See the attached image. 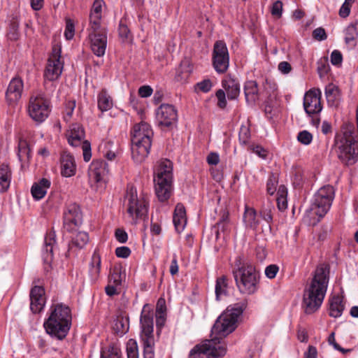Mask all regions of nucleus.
Segmentation results:
<instances>
[{
	"label": "nucleus",
	"instance_id": "nucleus-5",
	"mask_svg": "<svg viewBox=\"0 0 358 358\" xmlns=\"http://www.w3.org/2000/svg\"><path fill=\"white\" fill-rule=\"evenodd\" d=\"M235 266L233 275L239 292L248 295L255 294L259 287V272L253 265L242 264L240 260L236 261Z\"/></svg>",
	"mask_w": 358,
	"mask_h": 358
},
{
	"label": "nucleus",
	"instance_id": "nucleus-58",
	"mask_svg": "<svg viewBox=\"0 0 358 358\" xmlns=\"http://www.w3.org/2000/svg\"><path fill=\"white\" fill-rule=\"evenodd\" d=\"M313 36L317 41H324L327 38L324 29L319 27L313 31Z\"/></svg>",
	"mask_w": 358,
	"mask_h": 358
},
{
	"label": "nucleus",
	"instance_id": "nucleus-42",
	"mask_svg": "<svg viewBox=\"0 0 358 358\" xmlns=\"http://www.w3.org/2000/svg\"><path fill=\"white\" fill-rule=\"evenodd\" d=\"M229 224V213L224 211L220 220L215 225V228L217 229L216 234L217 236L219 234L220 231L225 232L227 230Z\"/></svg>",
	"mask_w": 358,
	"mask_h": 358
},
{
	"label": "nucleus",
	"instance_id": "nucleus-35",
	"mask_svg": "<svg viewBox=\"0 0 358 358\" xmlns=\"http://www.w3.org/2000/svg\"><path fill=\"white\" fill-rule=\"evenodd\" d=\"M88 241L89 236L87 233L78 231L76 235L72 238L71 243L69 244V251L73 248L82 249L86 245Z\"/></svg>",
	"mask_w": 358,
	"mask_h": 358
},
{
	"label": "nucleus",
	"instance_id": "nucleus-22",
	"mask_svg": "<svg viewBox=\"0 0 358 358\" xmlns=\"http://www.w3.org/2000/svg\"><path fill=\"white\" fill-rule=\"evenodd\" d=\"M61 173L64 177H71L76 174V164L75 159L70 153L64 152L61 155Z\"/></svg>",
	"mask_w": 358,
	"mask_h": 358
},
{
	"label": "nucleus",
	"instance_id": "nucleus-55",
	"mask_svg": "<svg viewBox=\"0 0 358 358\" xmlns=\"http://www.w3.org/2000/svg\"><path fill=\"white\" fill-rule=\"evenodd\" d=\"M216 96L218 102L217 106L221 108H224L227 106L225 92L222 90H219L216 92Z\"/></svg>",
	"mask_w": 358,
	"mask_h": 358
},
{
	"label": "nucleus",
	"instance_id": "nucleus-17",
	"mask_svg": "<svg viewBox=\"0 0 358 358\" xmlns=\"http://www.w3.org/2000/svg\"><path fill=\"white\" fill-rule=\"evenodd\" d=\"M157 119L160 126L170 127L178 120L177 110L172 105L162 104L157 110Z\"/></svg>",
	"mask_w": 358,
	"mask_h": 358
},
{
	"label": "nucleus",
	"instance_id": "nucleus-21",
	"mask_svg": "<svg viewBox=\"0 0 358 358\" xmlns=\"http://www.w3.org/2000/svg\"><path fill=\"white\" fill-rule=\"evenodd\" d=\"M23 87L21 78L15 77L10 80L6 92V100L9 104H14L20 100Z\"/></svg>",
	"mask_w": 358,
	"mask_h": 358
},
{
	"label": "nucleus",
	"instance_id": "nucleus-19",
	"mask_svg": "<svg viewBox=\"0 0 358 358\" xmlns=\"http://www.w3.org/2000/svg\"><path fill=\"white\" fill-rule=\"evenodd\" d=\"M141 338H154L153 313L148 304L144 305L141 315Z\"/></svg>",
	"mask_w": 358,
	"mask_h": 358
},
{
	"label": "nucleus",
	"instance_id": "nucleus-38",
	"mask_svg": "<svg viewBox=\"0 0 358 358\" xmlns=\"http://www.w3.org/2000/svg\"><path fill=\"white\" fill-rule=\"evenodd\" d=\"M342 135H337L335 139L343 140L344 138L345 140L355 139V126L351 122H345L341 127Z\"/></svg>",
	"mask_w": 358,
	"mask_h": 358
},
{
	"label": "nucleus",
	"instance_id": "nucleus-56",
	"mask_svg": "<svg viewBox=\"0 0 358 358\" xmlns=\"http://www.w3.org/2000/svg\"><path fill=\"white\" fill-rule=\"evenodd\" d=\"M279 270V268L275 264H271L265 269V274L267 278L272 279L274 278Z\"/></svg>",
	"mask_w": 358,
	"mask_h": 358
},
{
	"label": "nucleus",
	"instance_id": "nucleus-53",
	"mask_svg": "<svg viewBox=\"0 0 358 358\" xmlns=\"http://www.w3.org/2000/svg\"><path fill=\"white\" fill-rule=\"evenodd\" d=\"M343 61V56L340 51L335 50L331 55V62L333 65H341Z\"/></svg>",
	"mask_w": 358,
	"mask_h": 358
},
{
	"label": "nucleus",
	"instance_id": "nucleus-50",
	"mask_svg": "<svg viewBox=\"0 0 358 358\" xmlns=\"http://www.w3.org/2000/svg\"><path fill=\"white\" fill-rule=\"evenodd\" d=\"M277 180L274 177V175L272 174L266 183L267 192L268 194L273 195L276 190Z\"/></svg>",
	"mask_w": 358,
	"mask_h": 358
},
{
	"label": "nucleus",
	"instance_id": "nucleus-20",
	"mask_svg": "<svg viewBox=\"0 0 358 358\" xmlns=\"http://www.w3.org/2000/svg\"><path fill=\"white\" fill-rule=\"evenodd\" d=\"M30 310L36 314L43 309L45 304V289L41 286H34L30 290Z\"/></svg>",
	"mask_w": 358,
	"mask_h": 358
},
{
	"label": "nucleus",
	"instance_id": "nucleus-54",
	"mask_svg": "<svg viewBox=\"0 0 358 358\" xmlns=\"http://www.w3.org/2000/svg\"><path fill=\"white\" fill-rule=\"evenodd\" d=\"M131 254V250L126 246L118 247L115 249V255L117 257L127 258Z\"/></svg>",
	"mask_w": 358,
	"mask_h": 358
},
{
	"label": "nucleus",
	"instance_id": "nucleus-29",
	"mask_svg": "<svg viewBox=\"0 0 358 358\" xmlns=\"http://www.w3.org/2000/svg\"><path fill=\"white\" fill-rule=\"evenodd\" d=\"M11 178V171L8 165L2 164L0 165V192H6L9 186Z\"/></svg>",
	"mask_w": 358,
	"mask_h": 358
},
{
	"label": "nucleus",
	"instance_id": "nucleus-28",
	"mask_svg": "<svg viewBox=\"0 0 358 358\" xmlns=\"http://www.w3.org/2000/svg\"><path fill=\"white\" fill-rule=\"evenodd\" d=\"M129 328V317L123 315L122 313L118 315L114 320L113 329L115 334L120 336L125 334Z\"/></svg>",
	"mask_w": 358,
	"mask_h": 358
},
{
	"label": "nucleus",
	"instance_id": "nucleus-49",
	"mask_svg": "<svg viewBox=\"0 0 358 358\" xmlns=\"http://www.w3.org/2000/svg\"><path fill=\"white\" fill-rule=\"evenodd\" d=\"M118 32L120 37L123 41L129 38L130 35V31L127 24H125L122 20L120 21L119 24Z\"/></svg>",
	"mask_w": 358,
	"mask_h": 358
},
{
	"label": "nucleus",
	"instance_id": "nucleus-16",
	"mask_svg": "<svg viewBox=\"0 0 358 358\" xmlns=\"http://www.w3.org/2000/svg\"><path fill=\"white\" fill-rule=\"evenodd\" d=\"M321 92L319 89L310 90L306 93L303 98V108L308 115H317L322 106L320 101Z\"/></svg>",
	"mask_w": 358,
	"mask_h": 358
},
{
	"label": "nucleus",
	"instance_id": "nucleus-18",
	"mask_svg": "<svg viewBox=\"0 0 358 358\" xmlns=\"http://www.w3.org/2000/svg\"><path fill=\"white\" fill-rule=\"evenodd\" d=\"M109 173L108 164L103 159H94L91 163L88 176L91 182L99 183L104 180V177Z\"/></svg>",
	"mask_w": 358,
	"mask_h": 358
},
{
	"label": "nucleus",
	"instance_id": "nucleus-52",
	"mask_svg": "<svg viewBox=\"0 0 358 358\" xmlns=\"http://www.w3.org/2000/svg\"><path fill=\"white\" fill-rule=\"evenodd\" d=\"M83 151V159L85 162L90 161L92 153H91V145L89 141H85L83 143L82 145Z\"/></svg>",
	"mask_w": 358,
	"mask_h": 358
},
{
	"label": "nucleus",
	"instance_id": "nucleus-33",
	"mask_svg": "<svg viewBox=\"0 0 358 358\" xmlns=\"http://www.w3.org/2000/svg\"><path fill=\"white\" fill-rule=\"evenodd\" d=\"M243 222L247 227L255 229L259 225L257 213L254 208L245 206L243 214Z\"/></svg>",
	"mask_w": 358,
	"mask_h": 358
},
{
	"label": "nucleus",
	"instance_id": "nucleus-32",
	"mask_svg": "<svg viewBox=\"0 0 358 358\" xmlns=\"http://www.w3.org/2000/svg\"><path fill=\"white\" fill-rule=\"evenodd\" d=\"M344 310L343 300L339 296H334L329 301V315L334 317H340Z\"/></svg>",
	"mask_w": 358,
	"mask_h": 358
},
{
	"label": "nucleus",
	"instance_id": "nucleus-45",
	"mask_svg": "<svg viewBox=\"0 0 358 358\" xmlns=\"http://www.w3.org/2000/svg\"><path fill=\"white\" fill-rule=\"evenodd\" d=\"M127 358H138V345L136 341L130 339L127 344Z\"/></svg>",
	"mask_w": 358,
	"mask_h": 358
},
{
	"label": "nucleus",
	"instance_id": "nucleus-31",
	"mask_svg": "<svg viewBox=\"0 0 358 358\" xmlns=\"http://www.w3.org/2000/svg\"><path fill=\"white\" fill-rule=\"evenodd\" d=\"M103 3V0L94 1L90 15V26H94L96 28L97 26H100V21L101 18V8Z\"/></svg>",
	"mask_w": 358,
	"mask_h": 358
},
{
	"label": "nucleus",
	"instance_id": "nucleus-6",
	"mask_svg": "<svg viewBox=\"0 0 358 358\" xmlns=\"http://www.w3.org/2000/svg\"><path fill=\"white\" fill-rule=\"evenodd\" d=\"M173 164L169 159L160 162L154 178L155 193L160 201H166L172 190Z\"/></svg>",
	"mask_w": 358,
	"mask_h": 358
},
{
	"label": "nucleus",
	"instance_id": "nucleus-47",
	"mask_svg": "<svg viewBox=\"0 0 358 358\" xmlns=\"http://www.w3.org/2000/svg\"><path fill=\"white\" fill-rule=\"evenodd\" d=\"M250 137V128L248 126L243 125L240 128L238 138L241 143L245 145Z\"/></svg>",
	"mask_w": 358,
	"mask_h": 358
},
{
	"label": "nucleus",
	"instance_id": "nucleus-27",
	"mask_svg": "<svg viewBox=\"0 0 358 358\" xmlns=\"http://www.w3.org/2000/svg\"><path fill=\"white\" fill-rule=\"evenodd\" d=\"M50 187V181L47 178H42L38 182H35L31 189L33 197L39 200L44 197L48 189Z\"/></svg>",
	"mask_w": 358,
	"mask_h": 358
},
{
	"label": "nucleus",
	"instance_id": "nucleus-37",
	"mask_svg": "<svg viewBox=\"0 0 358 358\" xmlns=\"http://www.w3.org/2000/svg\"><path fill=\"white\" fill-rule=\"evenodd\" d=\"M143 346V358H155L154 338H141Z\"/></svg>",
	"mask_w": 358,
	"mask_h": 358
},
{
	"label": "nucleus",
	"instance_id": "nucleus-62",
	"mask_svg": "<svg viewBox=\"0 0 358 358\" xmlns=\"http://www.w3.org/2000/svg\"><path fill=\"white\" fill-rule=\"evenodd\" d=\"M156 316V325L157 328V333L159 334L161 328L164 326L166 322V314H155Z\"/></svg>",
	"mask_w": 358,
	"mask_h": 358
},
{
	"label": "nucleus",
	"instance_id": "nucleus-1",
	"mask_svg": "<svg viewBox=\"0 0 358 358\" xmlns=\"http://www.w3.org/2000/svg\"><path fill=\"white\" fill-rule=\"evenodd\" d=\"M329 282V269L319 266L314 271L310 285L305 289L303 307L306 314H312L321 306L325 296Z\"/></svg>",
	"mask_w": 358,
	"mask_h": 358
},
{
	"label": "nucleus",
	"instance_id": "nucleus-13",
	"mask_svg": "<svg viewBox=\"0 0 358 358\" xmlns=\"http://www.w3.org/2000/svg\"><path fill=\"white\" fill-rule=\"evenodd\" d=\"M229 64V55L226 43L223 41L215 43L213 51V65L218 73H225Z\"/></svg>",
	"mask_w": 358,
	"mask_h": 358
},
{
	"label": "nucleus",
	"instance_id": "nucleus-26",
	"mask_svg": "<svg viewBox=\"0 0 358 358\" xmlns=\"http://www.w3.org/2000/svg\"><path fill=\"white\" fill-rule=\"evenodd\" d=\"M222 87L224 88L227 98L230 100L237 99L240 94V85L238 80L229 77L222 81Z\"/></svg>",
	"mask_w": 358,
	"mask_h": 358
},
{
	"label": "nucleus",
	"instance_id": "nucleus-43",
	"mask_svg": "<svg viewBox=\"0 0 358 358\" xmlns=\"http://www.w3.org/2000/svg\"><path fill=\"white\" fill-rule=\"evenodd\" d=\"M286 191L284 186H280L278 192L279 196L277 198V206L280 210L282 211L287 207V201L286 199Z\"/></svg>",
	"mask_w": 358,
	"mask_h": 358
},
{
	"label": "nucleus",
	"instance_id": "nucleus-30",
	"mask_svg": "<svg viewBox=\"0 0 358 358\" xmlns=\"http://www.w3.org/2000/svg\"><path fill=\"white\" fill-rule=\"evenodd\" d=\"M325 94L327 102L331 106H336L340 101V90L333 84L328 85L325 88Z\"/></svg>",
	"mask_w": 358,
	"mask_h": 358
},
{
	"label": "nucleus",
	"instance_id": "nucleus-40",
	"mask_svg": "<svg viewBox=\"0 0 358 358\" xmlns=\"http://www.w3.org/2000/svg\"><path fill=\"white\" fill-rule=\"evenodd\" d=\"M101 269V257L99 254L94 252L92 255L90 273L94 280H96L99 275Z\"/></svg>",
	"mask_w": 358,
	"mask_h": 358
},
{
	"label": "nucleus",
	"instance_id": "nucleus-25",
	"mask_svg": "<svg viewBox=\"0 0 358 358\" xmlns=\"http://www.w3.org/2000/svg\"><path fill=\"white\" fill-rule=\"evenodd\" d=\"M173 222L177 232L180 233L185 228L187 218L185 206L182 203H178L176 206Z\"/></svg>",
	"mask_w": 358,
	"mask_h": 358
},
{
	"label": "nucleus",
	"instance_id": "nucleus-34",
	"mask_svg": "<svg viewBox=\"0 0 358 358\" xmlns=\"http://www.w3.org/2000/svg\"><path fill=\"white\" fill-rule=\"evenodd\" d=\"M113 107V99L106 90L103 89L98 94V108L102 111H108Z\"/></svg>",
	"mask_w": 358,
	"mask_h": 358
},
{
	"label": "nucleus",
	"instance_id": "nucleus-23",
	"mask_svg": "<svg viewBox=\"0 0 358 358\" xmlns=\"http://www.w3.org/2000/svg\"><path fill=\"white\" fill-rule=\"evenodd\" d=\"M66 136L69 143L73 147H77L81 144L85 138V131L80 124H72Z\"/></svg>",
	"mask_w": 358,
	"mask_h": 358
},
{
	"label": "nucleus",
	"instance_id": "nucleus-4",
	"mask_svg": "<svg viewBox=\"0 0 358 358\" xmlns=\"http://www.w3.org/2000/svg\"><path fill=\"white\" fill-rule=\"evenodd\" d=\"M153 131L145 122L135 124L131 131V155L133 159L141 163L150 153Z\"/></svg>",
	"mask_w": 358,
	"mask_h": 358
},
{
	"label": "nucleus",
	"instance_id": "nucleus-41",
	"mask_svg": "<svg viewBox=\"0 0 358 358\" xmlns=\"http://www.w3.org/2000/svg\"><path fill=\"white\" fill-rule=\"evenodd\" d=\"M345 43L351 45H355L356 38H357L358 36L356 27L353 24L348 25L345 29Z\"/></svg>",
	"mask_w": 358,
	"mask_h": 358
},
{
	"label": "nucleus",
	"instance_id": "nucleus-24",
	"mask_svg": "<svg viewBox=\"0 0 358 358\" xmlns=\"http://www.w3.org/2000/svg\"><path fill=\"white\" fill-rule=\"evenodd\" d=\"M244 94L248 103L254 104L259 98L257 83L255 80H248L244 85Z\"/></svg>",
	"mask_w": 358,
	"mask_h": 358
},
{
	"label": "nucleus",
	"instance_id": "nucleus-7",
	"mask_svg": "<svg viewBox=\"0 0 358 358\" xmlns=\"http://www.w3.org/2000/svg\"><path fill=\"white\" fill-rule=\"evenodd\" d=\"M334 198V189L331 185H325L315 194L309 210V213L318 216L317 220L313 222L315 225L320 222L329 211Z\"/></svg>",
	"mask_w": 358,
	"mask_h": 358
},
{
	"label": "nucleus",
	"instance_id": "nucleus-51",
	"mask_svg": "<svg viewBox=\"0 0 358 358\" xmlns=\"http://www.w3.org/2000/svg\"><path fill=\"white\" fill-rule=\"evenodd\" d=\"M282 3L281 1H276L273 3L272 8H271V14L273 16H275L277 17H280L282 16Z\"/></svg>",
	"mask_w": 358,
	"mask_h": 358
},
{
	"label": "nucleus",
	"instance_id": "nucleus-59",
	"mask_svg": "<svg viewBox=\"0 0 358 358\" xmlns=\"http://www.w3.org/2000/svg\"><path fill=\"white\" fill-rule=\"evenodd\" d=\"M64 36L67 40L72 39L74 36V25L70 20L66 22Z\"/></svg>",
	"mask_w": 358,
	"mask_h": 358
},
{
	"label": "nucleus",
	"instance_id": "nucleus-36",
	"mask_svg": "<svg viewBox=\"0 0 358 358\" xmlns=\"http://www.w3.org/2000/svg\"><path fill=\"white\" fill-rule=\"evenodd\" d=\"M101 358H122L121 350L115 345H110L106 348H102Z\"/></svg>",
	"mask_w": 358,
	"mask_h": 358
},
{
	"label": "nucleus",
	"instance_id": "nucleus-8",
	"mask_svg": "<svg viewBox=\"0 0 358 358\" xmlns=\"http://www.w3.org/2000/svg\"><path fill=\"white\" fill-rule=\"evenodd\" d=\"M227 352V347L222 344L219 338L212 337L210 340L195 345L190 351L189 358H221Z\"/></svg>",
	"mask_w": 358,
	"mask_h": 358
},
{
	"label": "nucleus",
	"instance_id": "nucleus-9",
	"mask_svg": "<svg viewBox=\"0 0 358 358\" xmlns=\"http://www.w3.org/2000/svg\"><path fill=\"white\" fill-rule=\"evenodd\" d=\"M50 112V100L42 92L32 94L29 98L28 113L36 122L41 123L48 117Z\"/></svg>",
	"mask_w": 358,
	"mask_h": 358
},
{
	"label": "nucleus",
	"instance_id": "nucleus-57",
	"mask_svg": "<svg viewBox=\"0 0 358 358\" xmlns=\"http://www.w3.org/2000/svg\"><path fill=\"white\" fill-rule=\"evenodd\" d=\"M197 88L203 92H208L212 87V83L209 79L204 80L196 84Z\"/></svg>",
	"mask_w": 358,
	"mask_h": 358
},
{
	"label": "nucleus",
	"instance_id": "nucleus-2",
	"mask_svg": "<svg viewBox=\"0 0 358 358\" xmlns=\"http://www.w3.org/2000/svg\"><path fill=\"white\" fill-rule=\"evenodd\" d=\"M71 320V311L68 306L63 303L52 304L50 315L44 322L43 327L46 333L52 337L63 340L70 330Z\"/></svg>",
	"mask_w": 358,
	"mask_h": 358
},
{
	"label": "nucleus",
	"instance_id": "nucleus-10",
	"mask_svg": "<svg viewBox=\"0 0 358 358\" xmlns=\"http://www.w3.org/2000/svg\"><path fill=\"white\" fill-rule=\"evenodd\" d=\"M335 139V146L338 158L346 165H352L358 156V142L355 139Z\"/></svg>",
	"mask_w": 358,
	"mask_h": 358
},
{
	"label": "nucleus",
	"instance_id": "nucleus-11",
	"mask_svg": "<svg viewBox=\"0 0 358 358\" xmlns=\"http://www.w3.org/2000/svg\"><path fill=\"white\" fill-rule=\"evenodd\" d=\"M127 213L133 218H142L148 213V202L143 197H138L136 190L131 187L127 192Z\"/></svg>",
	"mask_w": 358,
	"mask_h": 358
},
{
	"label": "nucleus",
	"instance_id": "nucleus-39",
	"mask_svg": "<svg viewBox=\"0 0 358 358\" xmlns=\"http://www.w3.org/2000/svg\"><path fill=\"white\" fill-rule=\"evenodd\" d=\"M227 282L226 276L222 275L216 280L215 296L217 300H220L222 296L227 294Z\"/></svg>",
	"mask_w": 358,
	"mask_h": 358
},
{
	"label": "nucleus",
	"instance_id": "nucleus-61",
	"mask_svg": "<svg viewBox=\"0 0 358 358\" xmlns=\"http://www.w3.org/2000/svg\"><path fill=\"white\" fill-rule=\"evenodd\" d=\"M156 314H166V301L163 298H159L157 301Z\"/></svg>",
	"mask_w": 358,
	"mask_h": 358
},
{
	"label": "nucleus",
	"instance_id": "nucleus-3",
	"mask_svg": "<svg viewBox=\"0 0 358 358\" xmlns=\"http://www.w3.org/2000/svg\"><path fill=\"white\" fill-rule=\"evenodd\" d=\"M247 304V301L244 300L228 306L216 320L212 328V336L215 335L214 337L219 338L221 341L222 338L233 332L237 327L238 319L246 308Z\"/></svg>",
	"mask_w": 358,
	"mask_h": 358
},
{
	"label": "nucleus",
	"instance_id": "nucleus-46",
	"mask_svg": "<svg viewBox=\"0 0 358 358\" xmlns=\"http://www.w3.org/2000/svg\"><path fill=\"white\" fill-rule=\"evenodd\" d=\"M55 234L54 231L49 232L45 237V248L47 252L52 254L53 245L55 243Z\"/></svg>",
	"mask_w": 358,
	"mask_h": 358
},
{
	"label": "nucleus",
	"instance_id": "nucleus-15",
	"mask_svg": "<svg viewBox=\"0 0 358 358\" xmlns=\"http://www.w3.org/2000/svg\"><path fill=\"white\" fill-rule=\"evenodd\" d=\"M82 224V213L78 206L69 205L64 214V228L69 232L76 231Z\"/></svg>",
	"mask_w": 358,
	"mask_h": 358
},
{
	"label": "nucleus",
	"instance_id": "nucleus-12",
	"mask_svg": "<svg viewBox=\"0 0 358 358\" xmlns=\"http://www.w3.org/2000/svg\"><path fill=\"white\" fill-rule=\"evenodd\" d=\"M89 39L93 53L97 57L105 55L107 46V32L105 28L97 26H90Z\"/></svg>",
	"mask_w": 358,
	"mask_h": 358
},
{
	"label": "nucleus",
	"instance_id": "nucleus-64",
	"mask_svg": "<svg viewBox=\"0 0 358 358\" xmlns=\"http://www.w3.org/2000/svg\"><path fill=\"white\" fill-rule=\"evenodd\" d=\"M250 150L263 159L267 156V151L260 145H252L250 147Z\"/></svg>",
	"mask_w": 358,
	"mask_h": 358
},
{
	"label": "nucleus",
	"instance_id": "nucleus-48",
	"mask_svg": "<svg viewBox=\"0 0 358 358\" xmlns=\"http://www.w3.org/2000/svg\"><path fill=\"white\" fill-rule=\"evenodd\" d=\"M297 140L301 143L308 145L313 141V135L309 131L303 130L298 134Z\"/></svg>",
	"mask_w": 358,
	"mask_h": 358
},
{
	"label": "nucleus",
	"instance_id": "nucleus-44",
	"mask_svg": "<svg viewBox=\"0 0 358 358\" xmlns=\"http://www.w3.org/2000/svg\"><path fill=\"white\" fill-rule=\"evenodd\" d=\"M110 282H113L115 286L120 285L122 281V271L120 267H114L110 271L109 276Z\"/></svg>",
	"mask_w": 358,
	"mask_h": 358
},
{
	"label": "nucleus",
	"instance_id": "nucleus-63",
	"mask_svg": "<svg viewBox=\"0 0 358 358\" xmlns=\"http://www.w3.org/2000/svg\"><path fill=\"white\" fill-rule=\"evenodd\" d=\"M152 92V87L149 85H143L138 89V94L143 98L151 96Z\"/></svg>",
	"mask_w": 358,
	"mask_h": 358
},
{
	"label": "nucleus",
	"instance_id": "nucleus-60",
	"mask_svg": "<svg viewBox=\"0 0 358 358\" xmlns=\"http://www.w3.org/2000/svg\"><path fill=\"white\" fill-rule=\"evenodd\" d=\"M115 236L117 241L121 243H126L128 239L127 232L122 229H117L115 232Z\"/></svg>",
	"mask_w": 358,
	"mask_h": 358
},
{
	"label": "nucleus",
	"instance_id": "nucleus-14",
	"mask_svg": "<svg viewBox=\"0 0 358 358\" xmlns=\"http://www.w3.org/2000/svg\"><path fill=\"white\" fill-rule=\"evenodd\" d=\"M60 49L54 48L52 55L48 59L44 77L50 81L55 80L62 73L63 65L60 61Z\"/></svg>",
	"mask_w": 358,
	"mask_h": 358
}]
</instances>
